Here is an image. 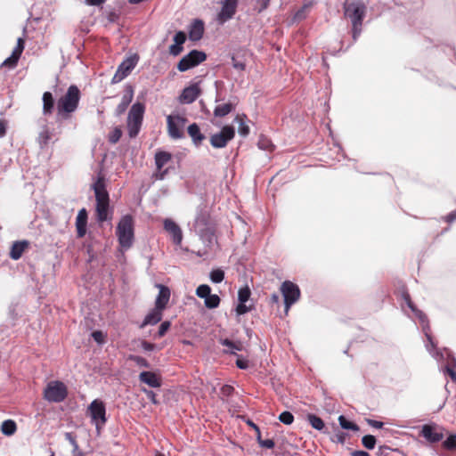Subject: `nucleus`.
I'll use <instances>...</instances> for the list:
<instances>
[{
	"mask_svg": "<svg viewBox=\"0 0 456 456\" xmlns=\"http://www.w3.org/2000/svg\"><path fill=\"white\" fill-rule=\"evenodd\" d=\"M138 61L139 56L135 53L126 58L118 67L115 75L112 77V83H119L125 77H126L131 73V71L135 68V66L138 63Z\"/></svg>",
	"mask_w": 456,
	"mask_h": 456,
	"instance_id": "10",
	"label": "nucleus"
},
{
	"mask_svg": "<svg viewBox=\"0 0 456 456\" xmlns=\"http://www.w3.org/2000/svg\"><path fill=\"white\" fill-rule=\"evenodd\" d=\"M221 344L228 347V350L226 352H229L231 354H234L235 351H240L242 349V345L240 343H234L227 338L223 339L221 341Z\"/></svg>",
	"mask_w": 456,
	"mask_h": 456,
	"instance_id": "38",
	"label": "nucleus"
},
{
	"mask_svg": "<svg viewBox=\"0 0 456 456\" xmlns=\"http://www.w3.org/2000/svg\"><path fill=\"white\" fill-rule=\"evenodd\" d=\"M164 228L171 235L173 242L175 245H181L183 240V232L181 228L172 219L164 220Z\"/></svg>",
	"mask_w": 456,
	"mask_h": 456,
	"instance_id": "18",
	"label": "nucleus"
},
{
	"mask_svg": "<svg viewBox=\"0 0 456 456\" xmlns=\"http://www.w3.org/2000/svg\"><path fill=\"white\" fill-rule=\"evenodd\" d=\"M212 228L209 223V215L206 209L201 207L197 208L196 216L191 227L195 233Z\"/></svg>",
	"mask_w": 456,
	"mask_h": 456,
	"instance_id": "14",
	"label": "nucleus"
},
{
	"mask_svg": "<svg viewBox=\"0 0 456 456\" xmlns=\"http://www.w3.org/2000/svg\"><path fill=\"white\" fill-rule=\"evenodd\" d=\"M162 311L157 307H154L144 318L143 322L140 325V328H144L147 325H155L159 322L162 319Z\"/></svg>",
	"mask_w": 456,
	"mask_h": 456,
	"instance_id": "27",
	"label": "nucleus"
},
{
	"mask_svg": "<svg viewBox=\"0 0 456 456\" xmlns=\"http://www.w3.org/2000/svg\"><path fill=\"white\" fill-rule=\"evenodd\" d=\"M186 118L181 116L169 115L167 118L168 135L175 140L183 137L182 128L184 126Z\"/></svg>",
	"mask_w": 456,
	"mask_h": 456,
	"instance_id": "13",
	"label": "nucleus"
},
{
	"mask_svg": "<svg viewBox=\"0 0 456 456\" xmlns=\"http://www.w3.org/2000/svg\"><path fill=\"white\" fill-rule=\"evenodd\" d=\"M246 118L245 115L243 116H236L234 118V122L239 125L238 127V133L240 135L246 137L249 134V127L246 123L244 122V118Z\"/></svg>",
	"mask_w": 456,
	"mask_h": 456,
	"instance_id": "33",
	"label": "nucleus"
},
{
	"mask_svg": "<svg viewBox=\"0 0 456 456\" xmlns=\"http://www.w3.org/2000/svg\"><path fill=\"white\" fill-rule=\"evenodd\" d=\"M363 446L369 450H372L376 445V438L374 436L366 435L362 438Z\"/></svg>",
	"mask_w": 456,
	"mask_h": 456,
	"instance_id": "43",
	"label": "nucleus"
},
{
	"mask_svg": "<svg viewBox=\"0 0 456 456\" xmlns=\"http://www.w3.org/2000/svg\"><path fill=\"white\" fill-rule=\"evenodd\" d=\"M307 420L309 421L312 428H314L316 430L321 431L325 427L323 420L314 414H308Z\"/></svg>",
	"mask_w": 456,
	"mask_h": 456,
	"instance_id": "35",
	"label": "nucleus"
},
{
	"mask_svg": "<svg viewBox=\"0 0 456 456\" xmlns=\"http://www.w3.org/2000/svg\"><path fill=\"white\" fill-rule=\"evenodd\" d=\"M134 97V91L132 87H128V89L125 92L124 95L122 96L120 103L118 105L116 109L117 115H121L124 113L132 102Z\"/></svg>",
	"mask_w": 456,
	"mask_h": 456,
	"instance_id": "29",
	"label": "nucleus"
},
{
	"mask_svg": "<svg viewBox=\"0 0 456 456\" xmlns=\"http://www.w3.org/2000/svg\"><path fill=\"white\" fill-rule=\"evenodd\" d=\"M345 16L348 18L353 26V38L357 40L362 32V24L366 12V6L362 0L346 1L344 4Z\"/></svg>",
	"mask_w": 456,
	"mask_h": 456,
	"instance_id": "2",
	"label": "nucleus"
},
{
	"mask_svg": "<svg viewBox=\"0 0 456 456\" xmlns=\"http://www.w3.org/2000/svg\"><path fill=\"white\" fill-rule=\"evenodd\" d=\"M188 134L191 136L193 144L198 147L205 139V135L200 132L199 126L193 123L188 126Z\"/></svg>",
	"mask_w": 456,
	"mask_h": 456,
	"instance_id": "28",
	"label": "nucleus"
},
{
	"mask_svg": "<svg viewBox=\"0 0 456 456\" xmlns=\"http://www.w3.org/2000/svg\"><path fill=\"white\" fill-rule=\"evenodd\" d=\"M352 456H370L369 452L365 451H354L351 453Z\"/></svg>",
	"mask_w": 456,
	"mask_h": 456,
	"instance_id": "63",
	"label": "nucleus"
},
{
	"mask_svg": "<svg viewBox=\"0 0 456 456\" xmlns=\"http://www.w3.org/2000/svg\"><path fill=\"white\" fill-rule=\"evenodd\" d=\"M204 33V22L201 20H194L189 28V38L198 41L202 38Z\"/></svg>",
	"mask_w": 456,
	"mask_h": 456,
	"instance_id": "22",
	"label": "nucleus"
},
{
	"mask_svg": "<svg viewBox=\"0 0 456 456\" xmlns=\"http://www.w3.org/2000/svg\"><path fill=\"white\" fill-rule=\"evenodd\" d=\"M281 292L284 298L285 313L288 314L291 305L299 299L300 289L294 282L285 281L281 286Z\"/></svg>",
	"mask_w": 456,
	"mask_h": 456,
	"instance_id": "7",
	"label": "nucleus"
},
{
	"mask_svg": "<svg viewBox=\"0 0 456 456\" xmlns=\"http://www.w3.org/2000/svg\"><path fill=\"white\" fill-rule=\"evenodd\" d=\"M367 423L370 427L375 428H381L384 425L383 422H381V421L374 420V419H367Z\"/></svg>",
	"mask_w": 456,
	"mask_h": 456,
	"instance_id": "58",
	"label": "nucleus"
},
{
	"mask_svg": "<svg viewBox=\"0 0 456 456\" xmlns=\"http://www.w3.org/2000/svg\"><path fill=\"white\" fill-rule=\"evenodd\" d=\"M250 290L248 287L240 289L238 292V299L240 303H246L250 297Z\"/></svg>",
	"mask_w": 456,
	"mask_h": 456,
	"instance_id": "45",
	"label": "nucleus"
},
{
	"mask_svg": "<svg viewBox=\"0 0 456 456\" xmlns=\"http://www.w3.org/2000/svg\"><path fill=\"white\" fill-rule=\"evenodd\" d=\"M279 420L285 425H290L294 421V416L290 411H285L280 414Z\"/></svg>",
	"mask_w": 456,
	"mask_h": 456,
	"instance_id": "44",
	"label": "nucleus"
},
{
	"mask_svg": "<svg viewBox=\"0 0 456 456\" xmlns=\"http://www.w3.org/2000/svg\"><path fill=\"white\" fill-rule=\"evenodd\" d=\"M199 237L201 242L203 243L205 248H212L215 242H216V237L214 233L213 228L200 232L196 233ZM207 254V249H204L203 251L199 250L197 255L199 256H202Z\"/></svg>",
	"mask_w": 456,
	"mask_h": 456,
	"instance_id": "17",
	"label": "nucleus"
},
{
	"mask_svg": "<svg viewBox=\"0 0 456 456\" xmlns=\"http://www.w3.org/2000/svg\"><path fill=\"white\" fill-rule=\"evenodd\" d=\"M79 91L78 87H69L68 93L58 102V112H73L78 104Z\"/></svg>",
	"mask_w": 456,
	"mask_h": 456,
	"instance_id": "6",
	"label": "nucleus"
},
{
	"mask_svg": "<svg viewBox=\"0 0 456 456\" xmlns=\"http://www.w3.org/2000/svg\"><path fill=\"white\" fill-rule=\"evenodd\" d=\"M258 147L263 150L272 151L273 148V143L267 139H262L258 142Z\"/></svg>",
	"mask_w": 456,
	"mask_h": 456,
	"instance_id": "49",
	"label": "nucleus"
},
{
	"mask_svg": "<svg viewBox=\"0 0 456 456\" xmlns=\"http://www.w3.org/2000/svg\"><path fill=\"white\" fill-rule=\"evenodd\" d=\"M420 434L429 443H437L444 437L442 433L436 432L433 426L428 424L422 426Z\"/></svg>",
	"mask_w": 456,
	"mask_h": 456,
	"instance_id": "20",
	"label": "nucleus"
},
{
	"mask_svg": "<svg viewBox=\"0 0 456 456\" xmlns=\"http://www.w3.org/2000/svg\"><path fill=\"white\" fill-rule=\"evenodd\" d=\"M204 304L207 308H216L220 304V297L216 294H210L204 299Z\"/></svg>",
	"mask_w": 456,
	"mask_h": 456,
	"instance_id": "37",
	"label": "nucleus"
},
{
	"mask_svg": "<svg viewBox=\"0 0 456 456\" xmlns=\"http://www.w3.org/2000/svg\"><path fill=\"white\" fill-rule=\"evenodd\" d=\"M25 46V41L23 38L19 37L17 40V45L13 49L10 57H8L3 63L2 68L8 67L12 69L16 66Z\"/></svg>",
	"mask_w": 456,
	"mask_h": 456,
	"instance_id": "16",
	"label": "nucleus"
},
{
	"mask_svg": "<svg viewBox=\"0 0 456 456\" xmlns=\"http://www.w3.org/2000/svg\"><path fill=\"white\" fill-rule=\"evenodd\" d=\"M54 106V100L51 93L45 92L43 94V112L45 115L51 114Z\"/></svg>",
	"mask_w": 456,
	"mask_h": 456,
	"instance_id": "32",
	"label": "nucleus"
},
{
	"mask_svg": "<svg viewBox=\"0 0 456 456\" xmlns=\"http://www.w3.org/2000/svg\"><path fill=\"white\" fill-rule=\"evenodd\" d=\"M117 236L120 246L129 248L134 240V221L131 216H124L117 225Z\"/></svg>",
	"mask_w": 456,
	"mask_h": 456,
	"instance_id": "4",
	"label": "nucleus"
},
{
	"mask_svg": "<svg viewBox=\"0 0 456 456\" xmlns=\"http://www.w3.org/2000/svg\"><path fill=\"white\" fill-rule=\"evenodd\" d=\"M171 154L167 151H159L155 154V165L159 171L171 160Z\"/></svg>",
	"mask_w": 456,
	"mask_h": 456,
	"instance_id": "31",
	"label": "nucleus"
},
{
	"mask_svg": "<svg viewBox=\"0 0 456 456\" xmlns=\"http://www.w3.org/2000/svg\"><path fill=\"white\" fill-rule=\"evenodd\" d=\"M405 301H406V304L409 306V308L412 311V313L414 314L416 318H418V320L419 321V322L422 326V330L427 338V340L425 342V347H426L427 351L438 362H442L444 359L445 355L449 356V352L446 349H444V351H441L436 348V345L434 342V340L431 337V334H430V326H429L428 319L427 315L422 311L419 310L413 305V303L411 301L409 295H407L405 297Z\"/></svg>",
	"mask_w": 456,
	"mask_h": 456,
	"instance_id": "1",
	"label": "nucleus"
},
{
	"mask_svg": "<svg viewBox=\"0 0 456 456\" xmlns=\"http://www.w3.org/2000/svg\"><path fill=\"white\" fill-rule=\"evenodd\" d=\"M200 94V87H184L179 99L183 104L193 102Z\"/></svg>",
	"mask_w": 456,
	"mask_h": 456,
	"instance_id": "24",
	"label": "nucleus"
},
{
	"mask_svg": "<svg viewBox=\"0 0 456 456\" xmlns=\"http://www.w3.org/2000/svg\"><path fill=\"white\" fill-rule=\"evenodd\" d=\"M186 41V35L183 31H178L174 37V44L169 46V53L174 56L179 55L183 51V45Z\"/></svg>",
	"mask_w": 456,
	"mask_h": 456,
	"instance_id": "23",
	"label": "nucleus"
},
{
	"mask_svg": "<svg viewBox=\"0 0 456 456\" xmlns=\"http://www.w3.org/2000/svg\"><path fill=\"white\" fill-rule=\"evenodd\" d=\"M86 224H87V212L86 208H82L78 211L77 219H76V227L77 237L82 238L85 236L86 232Z\"/></svg>",
	"mask_w": 456,
	"mask_h": 456,
	"instance_id": "25",
	"label": "nucleus"
},
{
	"mask_svg": "<svg viewBox=\"0 0 456 456\" xmlns=\"http://www.w3.org/2000/svg\"><path fill=\"white\" fill-rule=\"evenodd\" d=\"M444 220L448 223H452L454 220H456V210L451 212L449 215H447L444 217Z\"/></svg>",
	"mask_w": 456,
	"mask_h": 456,
	"instance_id": "60",
	"label": "nucleus"
},
{
	"mask_svg": "<svg viewBox=\"0 0 456 456\" xmlns=\"http://www.w3.org/2000/svg\"><path fill=\"white\" fill-rule=\"evenodd\" d=\"M93 188L96 199L97 219L99 222H104L109 218V193L101 178L93 184Z\"/></svg>",
	"mask_w": 456,
	"mask_h": 456,
	"instance_id": "3",
	"label": "nucleus"
},
{
	"mask_svg": "<svg viewBox=\"0 0 456 456\" xmlns=\"http://www.w3.org/2000/svg\"><path fill=\"white\" fill-rule=\"evenodd\" d=\"M211 294V289L207 284L200 285L196 289V295L200 298H206Z\"/></svg>",
	"mask_w": 456,
	"mask_h": 456,
	"instance_id": "41",
	"label": "nucleus"
},
{
	"mask_svg": "<svg viewBox=\"0 0 456 456\" xmlns=\"http://www.w3.org/2000/svg\"><path fill=\"white\" fill-rule=\"evenodd\" d=\"M106 0H86V4L88 5H100L103 4Z\"/></svg>",
	"mask_w": 456,
	"mask_h": 456,
	"instance_id": "61",
	"label": "nucleus"
},
{
	"mask_svg": "<svg viewBox=\"0 0 456 456\" xmlns=\"http://www.w3.org/2000/svg\"><path fill=\"white\" fill-rule=\"evenodd\" d=\"M170 325H171L170 322H168V321L163 322L159 328L157 336L159 338L163 337L166 334V332L167 331V330L170 328Z\"/></svg>",
	"mask_w": 456,
	"mask_h": 456,
	"instance_id": "48",
	"label": "nucleus"
},
{
	"mask_svg": "<svg viewBox=\"0 0 456 456\" xmlns=\"http://www.w3.org/2000/svg\"><path fill=\"white\" fill-rule=\"evenodd\" d=\"M209 278L214 283H220L224 279V272L221 269H214L210 272Z\"/></svg>",
	"mask_w": 456,
	"mask_h": 456,
	"instance_id": "39",
	"label": "nucleus"
},
{
	"mask_svg": "<svg viewBox=\"0 0 456 456\" xmlns=\"http://www.w3.org/2000/svg\"><path fill=\"white\" fill-rule=\"evenodd\" d=\"M206 58L207 55L204 52L192 50L181 59L177 64V69L180 71H186L204 61Z\"/></svg>",
	"mask_w": 456,
	"mask_h": 456,
	"instance_id": "11",
	"label": "nucleus"
},
{
	"mask_svg": "<svg viewBox=\"0 0 456 456\" xmlns=\"http://www.w3.org/2000/svg\"><path fill=\"white\" fill-rule=\"evenodd\" d=\"M237 0H224L222 4V8L217 15V20L223 24L232 18L236 12Z\"/></svg>",
	"mask_w": 456,
	"mask_h": 456,
	"instance_id": "15",
	"label": "nucleus"
},
{
	"mask_svg": "<svg viewBox=\"0 0 456 456\" xmlns=\"http://www.w3.org/2000/svg\"><path fill=\"white\" fill-rule=\"evenodd\" d=\"M16 423L12 419L4 420L1 425V431L5 436H12L16 431Z\"/></svg>",
	"mask_w": 456,
	"mask_h": 456,
	"instance_id": "34",
	"label": "nucleus"
},
{
	"mask_svg": "<svg viewBox=\"0 0 456 456\" xmlns=\"http://www.w3.org/2000/svg\"><path fill=\"white\" fill-rule=\"evenodd\" d=\"M128 359L133 361L137 366H139L141 368H146V369L150 368L149 362L142 356L132 354V355H129Z\"/></svg>",
	"mask_w": 456,
	"mask_h": 456,
	"instance_id": "40",
	"label": "nucleus"
},
{
	"mask_svg": "<svg viewBox=\"0 0 456 456\" xmlns=\"http://www.w3.org/2000/svg\"><path fill=\"white\" fill-rule=\"evenodd\" d=\"M92 337L98 344H102L104 341L103 333L100 330H95L92 333Z\"/></svg>",
	"mask_w": 456,
	"mask_h": 456,
	"instance_id": "52",
	"label": "nucleus"
},
{
	"mask_svg": "<svg viewBox=\"0 0 456 456\" xmlns=\"http://www.w3.org/2000/svg\"><path fill=\"white\" fill-rule=\"evenodd\" d=\"M6 133V126L4 121L0 120V138L4 137Z\"/></svg>",
	"mask_w": 456,
	"mask_h": 456,
	"instance_id": "62",
	"label": "nucleus"
},
{
	"mask_svg": "<svg viewBox=\"0 0 456 456\" xmlns=\"http://www.w3.org/2000/svg\"><path fill=\"white\" fill-rule=\"evenodd\" d=\"M88 412L97 431L106 423V409L102 401L95 399L88 406Z\"/></svg>",
	"mask_w": 456,
	"mask_h": 456,
	"instance_id": "9",
	"label": "nucleus"
},
{
	"mask_svg": "<svg viewBox=\"0 0 456 456\" xmlns=\"http://www.w3.org/2000/svg\"><path fill=\"white\" fill-rule=\"evenodd\" d=\"M159 291L155 301V307L164 310L170 298V290L167 287L159 284L157 285Z\"/></svg>",
	"mask_w": 456,
	"mask_h": 456,
	"instance_id": "19",
	"label": "nucleus"
},
{
	"mask_svg": "<svg viewBox=\"0 0 456 456\" xmlns=\"http://www.w3.org/2000/svg\"><path fill=\"white\" fill-rule=\"evenodd\" d=\"M236 365L241 370H246L248 367V362L245 359L238 358L236 361Z\"/></svg>",
	"mask_w": 456,
	"mask_h": 456,
	"instance_id": "57",
	"label": "nucleus"
},
{
	"mask_svg": "<svg viewBox=\"0 0 456 456\" xmlns=\"http://www.w3.org/2000/svg\"><path fill=\"white\" fill-rule=\"evenodd\" d=\"M139 380L153 388H157L161 386L160 379L156 375V373L151 371L141 372L139 375Z\"/></svg>",
	"mask_w": 456,
	"mask_h": 456,
	"instance_id": "26",
	"label": "nucleus"
},
{
	"mask_svg": "<svg viewBox=\"0 0 456 456\" xmlns=\"http://www.w3.org/2000/svg\"><path fill=\"white\" fill-rule=\"evenodd\" d=\"M122 132L119 128L116 127L109 135V141L111 143H116L119 141Z\"/></svg>",
	"mask_w": 456,
	"mask_h": 456,
	"instance_id": "47",
	"label": "nucleus"
},
{
	"mask_svg": "<svg viewBox=\"0 0 456 456\" xmlns=\"http://www.w3.org/2000/svg\"><path fill=\"white\" fill-rule=\"evenodd\" d=\"M147 398L154 404H157L158 403V401L156 399V394L152 391V390H148V389H143L142 390Z\"/></svg>",
	"mask_w": 456,
	"mask_h": 456,
	"instance_id": "55",
	"label": "nucleus"
},
{
	"mask_svg": "<svg viewBox=\"0 0 456 456\" xmlns=\"http://www.w3.org/2000/svg\"><path fill=\"white\" fill-rule=\"evenodd\" d=\"M444 371L446 372L453 381H456V371L450 365L447 364Z\"/></svg>",
	"mask_w": 456,
	"mask_h": 456,
	"instance_id": "56",
	"label": "nucleus"
},
{
	"mask_svg": "<svg viewBox=\"0 0 456 456\" xmlns=\"http://www.w3.org/2000/svg\"><path fill=\"white\" fill-rule=\"evenodd\" d=\"M232 61H233V66L236 69H244V68H245V64L244 63L236 61L234 58L232 59Z\"/></svg>",
	"mask_w": 456,
	"mask_h": 456,
	"instance_id": "64",
	"label": "nucleus"
},
{
	"mask_svg": "<svg viewBox=\"0 0 456 456\" xmlns=\"http://www.w3.org/2000/svg\"><path fill=\"white\" fill-rule=\"evenodd\" d=\"M27 246L26 240L14 242L11 248L10 257L13 260L20 259Z\"/></svg>",
	"mask_w": 456,
	"mask_h": 456,
	"instance_id": "30",
	"label": "nucleus"
},
{
	"mask_svg": "<svg viewBox=\"0 0 456 456\" xmlns=\"http://www.w3.org/2000/svg\"><path fill=\"white\" fill-rule=\"evenodd\" d=\"M238 103V100L236 97H232L225 103H220L216 105L214 110V114L216 117H224L229 114L232 110H234L235 106Z\"/></svg>",
	"mask_w": 456,
	"mask_h": 456,
	"instance_id": "21",
	"label": "nucleus"
},
{
	"mask_svg": "<svg viewBox=\"0 0 456 456\" xmlns=\"http://www.w3.org/2000/svg\"><path fill=\"white\" fill-rule=\"evenodd\" d=\"M338 423L343 429L353 430V431L359 430V427L356 424L346 419V418L344 415H340L338 417Z\"/></svg>",
	"mask_w": 456,
	"mask_h": 456,
	"instance_id": "36",
	"label": "nucleus"
},
{
	"mask_svg": "<svg viewBox=\"0 0 456 456\" xmlns=\"http://www.w3.org/2000/svg\"><path fill=\"white\" fill-rule=\"evenodd\" d=\"M141 347L144 350V351H153L156 349V345L153 344V343H150L146 340H142L141 342Z\"/></svg>",
	"mask_w": 456,
	"mask_h": 456,
	"instance_id": "53",
	"label": "nucleus"
},
{
	"mask_svg": "<svg viewBox=\"0 0 456 456\" xmlns=\"http://www.w3.org/2000/svg\"><path fill=\"white\" fill-rule=\"evenodd\" d=\"M443 445L448 450L456 449V435H450L446 440L444 441Z\"/></svg>",
	"mask_w": 456,
	"mask_h": 456,
	"instance_id": "46",
	"label": "nucleus"
},
{
	"mask_svg": "<svg viewBox=\"0 0 456 456\" xmlns=\"http://www.w3.org/2000/svg\"><path fill=\"white\" fill-rule=\"evenodd\" d=\"M144 113V105L140 102L133 104L127 117L128 134L131 138L139 134Z\"/></svg>",
	"mask_w": 456,
	"mask_h": 456,
	"instance_id": "5",
	"label": "nucleus"
},
{
	"mask_svg": "<svg viewBox=\"0 0 456 456\" xmlns=\"http://www.w3.org/2000/svg\"><path fill=\"white\" fill-rule=\"evenodd\" d=\"M51 136H50V133L47 129H43L39 134H38V138H37V142L40 145L41 148L45 147L49 140H50Z\"/></svg>",
	"mask_w": 456,
	"mask_h": 456,
	"instance_id": "42",
	"label": "nucleus"
},
{
	"mask_svg": "<svg viewBox=\"0 0 456 456\" xmlns=\"http://www.w3.org/2000/svg\"><path fill=\"white\" fill-rule=\"evenodd\" d=\"M45 399L53 403H61L67 396V387L61 381H51L44 392Z\"/></svg>",
	"mask_w": 456,
	"mask_h": 456,
	"instance_id": "8",
	"label": "nucleus"
},
{
	"mask_svg": "<svg viewBox=\"0 0 456 456\" xmlns=\"http://www.w3.org/2000/svg\"><path fill=\"white\" fill-rule=\"evenodd\" d=\"M306 8H307V6L305 5L300 10H298L295 14V19L298 20L304 19L305 18V11Z\"/></svg>",
	"mask_w": 456,
	"mask_h": 456,
	"instance_id": "59",
	"label": "nucleus"
},
{
	"mask_svg": "<svg viewBox=\"0 0 456 456\" xmlns=\"http://www.w3.org/2000/svg\"><path fill=\"white\" fill-rule=\"evenodd\" d=\"M259 444L261 447L272 449L274 447V442L272 439H259Z\"/></svg>",
	"mask_w": 456,
	"mask_h": 456,
	"instance_id": "54",
	"label": "nucleus"
},
{
	"mask_svg": "<svg viewBox=\"0 0 456 456\" xmlns=\"http://www.w3.org/2000/svg\"><path fill=\"white\" fill-rule=\"evenodd\" d=\"M234 135V128L231 126H225L219 133L211 135L210 144L216 149L224 148L228 142L233 139Z\"/></svg>",
	"mask_w": 456,
	"mask_h": 456,
	"instance_id": "12",
	"label": "nucleus"
},
{
	"mask_svg": "<svg viewBox=\"0 0 456 456\" xmlns=\"http://www.w3.org/2000/svg\"><path fill=\"white\" fill-rule=\"evenodd\" d=\"M65 438L72 445L74 452L78 450V445L77 444V441L75 440V438L73 437L71 433H69V432L65 433Z\"/></svg>",
	"mask_w": 456,
	"mask_h": 456,
	"instance_id": "51",
	"label": "nucleus"
},
{
	"mask_svg": "<svg viewBox=\"0 0 456 456\" xmlns=\"http://www.w3.org/2000/svg\"><path fill=\"white\" fill-rule=\"evenodd\" d=\"M250 307L246 305L245 303H239V305L236 307V312L239 315L245 314L248 312H249Z\"/></svg>",
	"mask_w": 456,
	"mask_h": 456,
	"instance_id": "50",
	"label": "nucleus"
}]
</instances>
